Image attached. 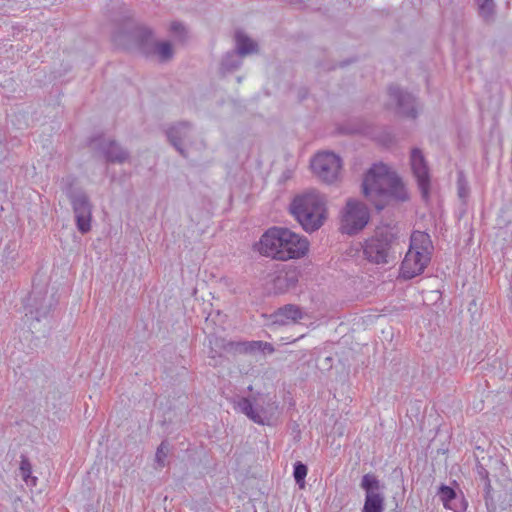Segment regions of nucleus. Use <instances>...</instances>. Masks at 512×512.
I'll return each instance as SVG.
<instances>
[{
    "instance_id": "ddd939ff",
    "label": "nucleus",
    "mask_w": 512,
    "mask_h": 512,
    "mask_svg": "<svg viewBox=\"0 0 512 512\" xmlns=\"http://www.w3.org/2000/svg\"><path fill=\"white\" fill-rule=\"evenodd\" d=\"M431 260L430 253L419 250H408L400 268L402 278L409 280L421 273L427 267Z\"/></svg>"
},
{
    "instance_id": "a878e982",
    "label": "nucleus",
    "mask_w": 512,
    "mask_h": 512,
    "mask_svg": "<svg viewBox=\"0 0 512 512\" xmlns=\"http://www.w3.org/2000/svg\"><path fill=\"white\" fill-rule=\"evenodd\" d=\"M493 0H484L482 3L479 4V11L482 15L488 16L493 11Z\"/></svg>"
},
{
    "instance_id": "9d476101",
    "label": "nucleus",
    "mask_w": 512,
    "mask_h": 512,
    "mask_svg": "<svg viewBox=\"0 0 512 512\" xmlns=\"http://www.w3.org/2000/svg\"><path fill=\"white\" fill-rule=\"evenodd\" d=\"M391 243V235L377 233L364 242L363 253L365 258L374 264H387L390 257Z\"/></svg>"
},
{
    "instance_id": "cd10ccee",
    "label": "nucleus",
    "mask_w": 512,
    "mask_h": 512,
    "mask_svg": "<svg viewBox=\"0 0 512 512\" xmlns=\"http://www.w3.org/2000/svg\"><path fill=\"white\" fill-rule=\"evenodd\" d=\"M260 352L263 354H272L275 351L274 346L269 342L261 341Z\"/></svg>"
},
{
    "instance_id": "f03ea898",
    "label": "nucleus",
    "mask_w": 512,
    "mask_h": 512,
    "mask_svg": "<svg viewBox=\"0 0 512 512\" xmlns=\"http://www.w3.org/2000/svg\"><path fill=\"white\" fill-rule=\"evenodd\" d=\"M362 191L366 198L374 202L377 209H383V204L377 198H395L404 201L407 192L401 179L385 164H374L365 174Z\"/></svg>"
},
{
    "instance_id": "4be33fe9",
    "label": "nucleus",
    "mask_w": 512,
    "mask_h": 512,
    "mask_svg": "<svg viewBox=\"0 0 512 512\" xmlns=\"http://www.w3.org/2000/svg\"><path fill=\"white\" fill-rule=\"evenodd\" d=\"M308 468L301 461H297L293 466V476L295 482L299 485L300 488L305 486V478L307 476Z\"/></svg>"
},
{
    "instance_id": "39448f33",
    "label": "nucleus",
    "mask_w": 512,
    "mask_h": 512,
    "mask_svg": "<svg viewBox=\"0 0 512 512\" xmlns=\"http://www.w3.org/2000/svg\"><path fill=\"white\" fill-rule=\"evenodd\" d=\"M235 49L228 51L222 58L220 73L226 75L239 69L242 58L258 52V44L248 34H235Z\"/></svg>"
},
{
    "instance_id": "423d86ee",
    "label": "nucleus",
    "mask_w": 512,
    "mask_h": 512,
    "mask_svg": "<svg viewBox=\"0 0 512 512\" xmlns=\"http://www.w3.org/2000/svg\"><path fill=\"white\" fill-rule=\"evenodd\" d=\"M69 184L64 188L65 193L71 201V205L75 214L77 229L85 234L91 229L92 205L88 196L83 191L74 192L72 190L71 178L66 179Z\"/></svg>"
},
{
    "instance_id": "f3484780",
    "label": "nucleus",
    "mask_w": 512,
    "mask_h": 512,
    "mask_svg": "<svg viewBox=\"0 0 512 512\" xmlns=\"http://www.w3.org/2000/svg\"><path fill=\"white\" fill-rule=\"evenodd\" d=\"M438 496L446 509L461 512L464 509L463 501L458 498L455 490L447 485H441Z\"/></svg>"
},
{
    "instance_id": "6ab92c4d",
    "label": "nucleus",
    "mask_w": 512,
    "mask_h": 512,
    "mask_svg": "<svg viewBox=\"0 0 512 512\" xmlns=\"http://www.w3.org/2000/svg\"><path fill=\"white\" fill-rule=\"evenodd\" d=\"M431 247L430 236L425 232H413L410 238L409 250H419L421 252L430 253Z\"/></svg>"
},
{
    "instance_id": "20e7f679",
    "label": "nucleus",
    "mask_w": 512,
    "mask_h": 512,
    "mask_svg": "<svg viewBox=\"0 0 512 512\" xmlns=\"http://www.w3.org/2000/svg\"><path fill=\"white\" fill-rule=\"evenodd\" d=\"M233 403L235 410L259 425L272 426L279 416V404L274 397H261L254 404L247 397H239Z\"/></svg>"
},
{
    "instance_id": "dca6fc26",
    "label": "nucleus",
    "mask_w": 512,
    "mask_h": 512,
    "mask_svg": "<svg viewBox=\"0 0 512 512\" xmlns=\"http://www.w3.org/2000/svg\"><path fill=\"white\" fill-rule=\"evenodd\" d=\"M304 312L302 309L294 304H286L278 308L272 315L271 319L273 324L277 325H289L296 323L303 319Z\"/></svg>"
},
{
    "instance_id": "393cba45",
    "label": "nucleus",
    "mask_w": 512,
    "mask_h": 512,
    "mask_svg": "<svg viewBox=\"0 0 512 512\" xmlns=\"http://www.w3.org/2000/svg\"><path fill=\"white\" fill-rule=\"evenodd\" d=\"M457 190L460 198L464 199L468 196L469 186L463 171H459L457 175Z\"/></svg>"
},
{
    "instance_id": "4468645a",
    "label": "nucleus",
    "mask_w": 512,
    "mask_h": 512,
    "mask_svg": "<svg viewBox=\"0 0 512 512\" xmlns=\"http://www.w3.org/2000/svg\"><path fill=\"white\" fill-rule=\"evenodd\" d=\"M169 142L185 158L188 157V147L192 145L194 130L187 122H179L166 131Z\"/></svg>"
},
{
    "instance_id": "c85d7f7f",
    "label": "nucleus",
    "mask_w": 512,
    "mask_h": 512,
    "mask_svg": "<svg viewBox=\"0 0 512 512\" xmlns=\"http://www.w3.org/2000/svg\"><path fill=\"white\" fill-rule=\"evenodd\" d=\"M173 30H174L173 32H183L184 27L179 24V25L174 26Z\"/></svg>"
},
{
    "instance_id": "2eb2a0df",
    "label": "nucleus",
    "mask_w": 512,
    "mask_h": 512,
    "mask_svg": "<svg viewBox=\"0 0 512 512\" xmlns=\"http://www.w3.org/2000/svg\"><path fill=\"white\" fill-rule=\"evenodd\" d=\"M389 97L396 103L398 114L415 119L417 117L415 97L397 86H390Z\"/></svg>"
},
{
    "instance_id": "5701e85b",
    "label": "nucleus",
    "mask_w": 512,
    "mask_h": 512,
    "mask_svg": "<svg viewBox=\"0 0 512 512\" xmlns=\"http://www.w3.org/2000/svg\"><path fill=\"white\" fill-rule=\"evenodd\" d=\"M169 453V443L167 441H162L158 446L155 453V462L156 468H164L166 466V459Z\"/></svg>"
},
{
    "instance_id": "bb28decb",
    "label": "nucleus",
    "mask_w": 512,
    "mask_h": 512,
    "mask_svg": "<svg viewBox=\"0 0 512 512\" xmlns=\"http://www.w3.org/2000/svg\"><path fill=\"white\" fill-rule=\"evenodd\" d=\"M476 471L478 476L486 482V486L490 487V480H489V472L487 469L480 463L476 466Z\"/></svg>"
},
{
    "instance_id": "aec40b11",
    "label": "nucleus",
    "mask_w": 512,
    "mask_h": 512,
    "mask_svg": "<svg viewBox=\"0 0 512 512\" xmlns=\"http://www.w3.org/2000/svg\"><path fill=\"white\" fill-rule=\"evenodd\" d=\"M299 281V272L296 269H290L276 278L275 285L280 289L294 288Z\"/></svg>"
},
{
    "instance_id": "f8f14e48",
    "label": "nucleus",
    "mask_w": 512,
    "mask_h": 512,
    "mask_svg": "<svg viewBox=\"0 0 512 512\" xmlns=\"http://www.w3.org/2000/svg\"><path fill=\"white\" fill-rule=\"evenodd\" d=\"M410 163L422 198L427 201L430 195V175L429 168L420 149H412Z\"/></svg>"
},
{
    "instance_id": "b1692460",
    "label": "nucleus",
    "mask_w": 512,
    "mask_h": 512,
    "mask_svg": "<svg viewBox=\"0 0 512 512\" xmlns=\"http://www.w3.org/2000/svg\"><path fill=\"white\" fill-rule=\"evenodd\" d=\"M261 341H243L235 344V349L239 352L253 354L260 352Z\"/></svg>"
},
{
    "instance_id": "9b49d317",
    "label": "nucleus",
    "mask_w": 512,
    "mask_h": 512,
    "mask_svg": "<svg viewBox=\"0 0 512 512\" xmlns=\"http://www.w3.org/2000/svg\"><path fill=\"white\" fill-rule=\"evenodd\" d=\"M361 488L365 491V501L362 512H383L384 496L379 492L380 481L374 474L368 473L362 477Z\"/></svg>"
},
{
    "instance_id": "0eeeda50",
    "label": "nucleus",
    "mask_w": 512,
    "mask_h": 512,
    "mask_svg": "<svg viewBox=\"0 0 512 512\" xmlns=\"http://www.w3.org/2000/svg\"><path fill=\"white\" fill-rule=\"evenodd\" d=\"M130 36L138 43L140 52L146 57H157L159 61L166 62L172 59L173 49L168 41H159L154 34H124Z\"/></svg>"
},
{
    "instance_id": "7ed1b4c3",
    "label": "nucleus",
    "mask_w": 512,
    "mask_h": 512,
    "mask_svg": "<svg viewBox=\"0 0 512 512\" xmlns=\"http://www.w3.org/2000/svg\"><path fill=\"white\" fill-rule=\"evenodd\" d=\"M290 210L306 232H314L326 218V201L321 194L311 191L295 197Z\"/></svg>"
},
{
    "instance_id": "412c9836",
    "label": "nucleus",
    "mask_w": 512,
    "mask_h": 512,
    "mask_svg": "<svg viewBox=\"0 0 512 512\" xmlns=\"http://www.w3.org/2000/svg\"><path fill=\"white\" fill-rule=\"evenodd\" d=\"M20 475L26 484H30L32 486H36L37 477L32 476V465L29 459L25 456H21L20 461Z\"/></svg>"
},
{
    "instance_id": "1a4fd4ad",
    "label": "nucleus",
    "mask_w": 512,
    "mask_h": 512,
    "mask_svg": "<svg viewBox=\"0 0 512 512\" xmlns=\"http://www.w3.org/2000/svg\"><path fill=\"white\" fill-rule=\"evenodd\" d=\"M368 221L369 211L367 207L357 200H348L342 216L343 232L349 235L356 234L367 225Z\"/></svg>"
},
{
    "instance_id": "6e6552de",
    "label": "nucleus",
    "mask_w": 512,
    "mask_h": 512,
    "mask_svg": "<svg viewBox=\"0 0 512 512\" xmlns=\"http://www.w3.org/2000/svg\"><path fill=\"white\" fill-rule=\"evenodd\" d=\"M313 173L326 183H333L339 177L342 163L339 156L331 152H322L311 161Z\"/></svg>"
},
{
    "instance_id": "a211bd4d",
    "label": "nucleus",
    "mask_w": 512,
    "mask_h": 512,
    "mask_svg": "<svg viewBox=\"0 0 512 512\" xmlns=\"http://www.w3.org/2000/svg\"><path fill=\"white\" fill-rule=\"evenodd\" d=\"M102 151L108 162L123 163L128 159L129 156L128 152L122 149L114 141H109L108 143L104 144L102 146Z\"/></svg>"
},
{
    "instance_id": "f257e3e1",
    "label": "nucleus",
    "mask_w": 512,
    "mask_h": 512,
    "mask_svg": "<svg viewBox=\"0 0 512 512\" xmlns=\"http://www.w3.org/2000/svg\"><path fill=\"white\" fill-rule=\"evenodd\" d=\"M309 250L306 237L300 236L288 228L272 227L261 237L259 252L280 261L304 257Z\"/></svg>"
}]
</instances>
